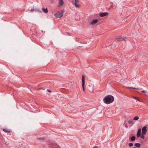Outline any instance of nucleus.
Here are the masks:
<instances>
[{"mask_svg":"<svg viewBox=\"0 0 148 148\" xmlns=\"http://www.w3.org/2000/svg\"><path fill=\"white\" fill-rule=\"evenodd\" d=\"M114 97L110 95L106 97L103 99L104 102L107 104L112 103L114 101Z\"/></svg>","mask_w":148,"mask_h":148,"instance_id":"f257e3e1","label":"nucleus"},{"mask_svg":"<svg viewBox=\"0 0 148 148\" xmlns=\"http://www.w3.org/2000/svg\"><path fill=\"white\" fill-rule=\"evenodd\" d=\"M64 12V10H62L61 11H58L57 13L54 14V16L56 18H60L63 16V13Z\"/></svg>","mask_w":148,"mask_h":148,"instance_id":"f03ea898","label":"nucleus"},{"mask_svg":"<svg viewBox=\"0 0 148 148\" xmlns=\"http://www.w3.org/2000/svg\"><path fill=\"white\" fill-rule=\"evenodd\" d=\"M49 145H50L49 148H60V147L55 143H49Z\"/></svg>","mask_w":148,"mask_h":148,"instance_id":"7ed1b4c3","label":"nucleus"},{"mask_svg":"<svg viewBox=\"0 0 148 148\" xmlns=\"http://www.w3.org/2000/svg\"><path fill=\"white\" fill-rule=\"evenodd\" d=\"M82 87L84 91H85V76L84 75H82Z\"/></svg>","mask_w":148,"mask_h":148,"instance_id":"20e7f679","label":"nucleus"},{"mask_svg":"<svg viewBox=\"0 0 148 148\" xmlns=\"http://www.w3.org/2000/svg\"><path fill=\"white\" fill-rule=\"evenodd\" d=\"M125 37H124V36H117L116 38V39L118 41H122L123 40H124V41H125Z\"/></svg>","mask_w":148,"mask_h":148,"instance_id":"39448f33","label":"nucleus"},{"mask_svg":"<svg viewBox=\"0 0 148 148\" xmlns=\"http://www.w3.org/2000/svg\"><path fill=\"white\" fill-rule=\"evenodd\" d=\"M147 127L146 126H144L142 128V132L143 135H145L147 132Z\"/></svg>","mask_w":148,"mask_h":148,"instance_id":"423d86ee","label":"nucleus"},{"mask_svg":"<svg viewBox=\"0 0 148 148\" xmlns=\"http://www.w3.org/2000/svg\"><path fill=\"white\" fill-rule=\"evenodd\" d=\"M108 13L107 12H103L100 13L99 14L100 17H103L108 15Z\"/></svg>","mask_w":148,"mask_h":148,"instance_id":"0eeeda50","label":"nucleus"},{"mask_svg":"<svg viewBox=\"0 0 148 148\" xmlns=\"http://www.w3.org/2000/svg\"><path fill=\"white\" fill-rule=\"evenodd\" d=\"M98 21V20L97 19L93 20L90 23V24L91 25H94L97 23Z\"/></svg>","mask_w":148,"mask_h":148,"instance_id":"6e6552de","label":"nucleus"},{"mask_svg":"<svg viewBox=\"0 0 148 148\" xmlns=\"http://www.w3.org/2000/svg\"><path fill=\"white\" fill-rule=\"evenodd\" d=\"M64 3L63 0H59L58 7H60L62 6Z\"/></svg>","mask_w":148,"mask_h":148,"instance_id":"1a4fd4ad","label":"nucleus"},{"mask_svg":"<svg viewBox=\"0 0 148 148\" xmlns=\"http://www.w3.org/2000/svg\"><path fill=\"white\" fill-rule=\"evenodd\" d=\"M141 130L140 129H139L137 132V136L138 137H139L140 136L141 134Z\"/></svg>","mask_w":148,"mask_h":148,"instance_id":"9d476101","label":"nucleus"},{"mask_svg":"<svg viewBox=\"0 0 148 148\" xmlns=\"http://www.w3.org/2000/svg\"><path fill=\"white\" fill-rule=\"evenodd\" d=\"M3 130L4 132L7 133H10L11 132V131L10 130L7 129H3Z\"/></svg>","mask_w":148,"mask_h":148,"instance_id":"9b49d317","label":"nucleus"},{"mask_svg":"<svg viewBox=\"0 0 148 148\" xmlns=\"http://www.w3.org/2000/svg\"><path fill=\"white\" fill-rule=\"evenodd\" d=\"M42 11L45 13L47 14L48 12V11L47 8H43L42 9Z\"/></svg>","mask_w":148,"mask_h":148,"instance_id":"f8f14e48","label":"nucleus"},{"mask_svg":"<svg viewBox=\"0 0 148 148\" xmlns=\"http://www.w3.org/2000/svg\"><path fill=\"white\" fill-rule=\"evenodd\" d=\"M134 145L136 147L139 148L140 146L141 145L140 143H136Z\"/></svg>","mask_w":148,"mask_h":148,"instance_id":"ddd939ff","label":"nucleus"},{"mask_svg":"<svg viewBox=\"0 0 148 148\" xmlns=\"http://www.w3.org/2000/svg\"><path fill=\"white\" fill-rule=\"evenodd\" d=\"M135 138L136 137L135 136H132L131 137L130 139L132 141H133L135 140Z\"/></svg>","mask_w":148,"mask_h":148,"instance_id":"4468645a","label":"nucleus"},{"mask_svg":"<svg viewBox=\"0 0 148 148\" xmlns=\"http://www.w3.org/2000/svg\"><path fill=\"white\" fill-rule=\"evenodd\" d=\"M128 122L129 123V124L133 123V119H131L129 120L128 121Z\"/></svg>","mask_w":148,"mask_h":148,"instance_id":"2eb2a0df","label":"nucleus"},{"mask_svg":"<svg viewBox=\"0 0 148 148\" xmlns=\"http://www.w3.org/2000/svg\"><path fill=\"white\" fill-rule=\"evenodd\" d=\"M34 11L35 12H38L39 13H42V12L40 10H38V9H35L34 10Z\"/></svg>","mask_w":148,"mask_h":148,"instance_id":"dca6fc26","label":"nucleus"},{"mask_svg":"<svg viewBox=\"0 0 148 148\" xmlns=\"http://www.w3.org/2000/svg\"><path fill=\"white\" fill-rule=\"evenodd\" d=\"M139 117L138 116H136L134 117V120H137L138 119Z\"/></svg>","mask_w":148,"mask_h":148,"instance_id":"f3484780","label":"nucleus"},{"mask_svg":"<svg viewBox=\"0 0 148 148\" xmlns=\"http://www.w3.org/2000/svg\"><path fill=\"white\" fill-rule=\"evenodd\" d=\"M128 88L130 89L132 88V89H134L135 90H139L140 89L139 88H135L132 87H128Z\"/></svg>","mask_w":148,"mask_h":148,"instance_id":"a211bd4d","label":"nucleus"},{"mask_svg":"<svg viewBox=\"0 0 148 148\" xmlns=\"http://www.w3.org/2000/svg\"><path fill=\"white\" fill-rule=\"evenodd\" d=\"M134 98L136 100H137L139 101H140V102L141 101L139 99V98L138 97H134Z\"/></svg>","mask_w":148,"mask_h":148,"instance_id":"6ab92c4d","label":"nucleus"},{"mask_svg":"<svg viewBox=\"0 0 148 148\" xmlns=\"http://www.w3.org/2000/svg\"><path fill=\"white\" fill-rule=\"evenodd\" d=\"M45 139V138L43 137H39L38 138V139L40 140H42Z\"/></svg>","mask_w":148,"mask_h":148,"instance_id":"aec40b11","label":"nucleus"},{"mask_svg":"<svg viewBox=\"0 0 148 148\" xmlns=\"http://www.w3.org/2000/svg\"><path fill=\"white\" fill-rule=\"evenodd\" d=\"M144 135H143L142 133L141 135L140 136V137L141 138H142L143 139H144L145 138V136H144Z\"/></svg>","mask_w":148,"mask_h":148,"instance_id":"412c9836","label":"nucleus"},{"mask_svg":"<svg viewBox=\"0 0 148 148\" xmlns=\"http://www.w3.org/2000/svg\"><path fill=\"white\" fill-rule=\"evenodd\" d=\"M129 145L130 147H132L133 145V144L132 143H130L128 144Z\"/></svg>","mask_w":148,"mask_h":148,"instance_id":"4be33fe9","label":"nucleus"},{"mask_svg":"<svg viewBox=\"0 0 148 148\" xmlns=\"http://www.w3.org/2000/svg\"><path fill=\"white\" fill-rule=\"evenodd\" d=\"M75 5L76 7L78 8L79 7V5L77 4V3H75Z\"/></svg>","mask_w":148,"mask_h":148,"instance_id":"5701e85b","label":"nucleus"},{"mask_svg":"<svg viewBox=\"0 0 148 148\" xmlns=\"http://www.w3.org/2000/svg\"><path fill=\"white\" fill-rule=\"evenodd\" d=\"M79 1V0H75V4L76 3H78Z\"/></svg>","mask_w":148,"mask_h":148,"instance_id":"b1692460","label":"nucleus"},{"mask_svg":"<svg viewBox=\"0 0 148 148\" xmlns=\"http://www.w3.org/2000/svg\"><path fill=\"white\" fill-rule=\"evenodd\" d=\"M35 9L34 8H32L31 10H30V11H34Z\"/></svg>","mask_w":148,"mask_h":148,"instance_id":"393cba45","label":"nucleus"},{"mask_svg":"<svg viewBox=\"0 0 148 148\" xmlns=\"http://www.w3.org/2000/svg\"><path fill=\"white\" fill-rule=\"evenodd\" d=\"M47 91L48 92H51V90H49V89H47Z\"/></svg>","mask_w":148,"mask_h":148,"instance_id":"a878e982","label":"nucleus"},{"mask_svg":"<svg viewBox=\"0 0 148 148\" xmlns=\"http://www.w3.org/2000/svg\"><path fill=\"white\" fill-rule=\"evenodd\" d=\"M142 93H145V90H143L141 91Z\"/></svg>","mask_w":148,"mask_h":148,"instance_id":"bb28decb","label":"nucleus"},{"mask_svg":"<svg viewBox=\"0 0 148 148\" xmlns=\"http://www.w3.org/2000/svg\"><path fill=\"white\" fill-rule=\"evenodd\" d=\"M98 147L97 146H95V147H94L93 148H97Z\"/></svg>","mask_w":148,"mask_h":148,"instance_id":"cd10ccee","label":"nucleus"},{"mask_svg":"<svg viewBox=\"0 0 148 148\" xmlns=\"http://www.w3.org/2000/svg\"><path fill=\"white\" fill-rule=\"evenodd\" d=\"M110 6H111V8H113V7L114 6H113V5H111Z\"/></svg>","mask_w":148,"mask_h":148,"instance_id":"c85d7f7f","label":"nucleus"},{"mask_svg":"<svg viewBox=\"0 0 148 148\" xmlns=\"http://www.w3.org/2000/svg\"><path fill=\"white\" fill-rule=\"evenodd\" d=\"M42 89L41 88H40L38 90H39L40 89Z\"/></svg>","mask_w":148,"mask_h":148,"instance_id":"c756f323","label":"nucleus"},{"mask_svg":"<svg viewBox=\"0 0 148 148\" xmlns=\"http://www.w3.org/2000/svg\"><path fill=\"white\" fill-rule=\"evenodd\" d=\"M68 33V35H69L70 36V35L69 34V33Z\"/></svg>","mask_w":148,"mask_h":148,"instance_id":"7c9ffc66","label":"nucleus"},{"mask_svg":"<svg viewBox=\"0 0 148 148\" xmlns=\"http://www.w3.org/2000/svg\"><path fill=\"white\" fill-rule=\"evenodd\" d=\"M133 148H136V147H133Z\"/></svg>","mask_w":148,"mask_h":148,"instance_id":"2f4dec72","label":"nucleus"}]
</instances>
